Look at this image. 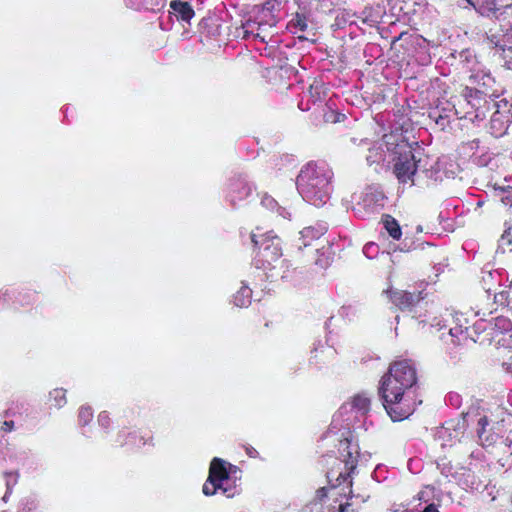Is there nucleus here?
Listing matches in <instances>:
<instances>
[{
    "mask_svg": "<svg viewBox=\"0 0 512 512\" xmlns=\"http://www.w3.org/2000/svg\"><path fill=\"white\" fill-rule=\"evenodd\" d=\"M416 380V370L407 361L395 362L382 377L379 392L383 406L393 421L404 420L413 413L415 402L410 396V389Z\"/></svg>",
    "mask_w": 512,
    "mask_h": 512,
    "instance_id": "f257e3e1",
    "label": "nucleus"
},
{
    "mask_svg": "<svg viewBox=\"0 0 512 512\" xmlns=\"http://www.w3.org/2000/svg\"><path fill=\"white\" fill-rule=\"evenodd\" d=\"M332 170L324 163H309L297 178L300 194L315 206L326 203L331 192Z\"/></svg>",
    "mask_w": 512,
    "mask_h": 512,
    "instance_id": "f03ea898",
    "label": "nucleus"
},
{
    "mask_svg": "<svg viewBox=\"0 0 512 512\" xmlns=\"http://www.w3.org/2000/svg\"><path fill=\"white\" fill-rule=\"evenodd\" d=\"M251 241L255 247L259 248L258 256L268 266H272L282 256L281 240L272 232L260 234L251 233Z\"/></svg>",
    "mask_w": 512,
    "mask_h": 512,
    "instance_id": "7ed1b4c3",
    "label": "nucleus"
},
{
    "mask_svg": "<svg viewBox=\"0 0 512 512\" xmlns=\"http://www.w3.org/2000/svg\"><path fill=\"white\" fill-rule=\"evenodd\" d=\"M396 153L399 154V157L394 165V173L399 181L405 183L412 178L417 170L415 155L407 143L398 145Z\"/></svg>",
    "mask_w": 512,
    "mask_h": 512,
    "instance_id": "20e7f679",
    "label": "nucleus"
},
{
    "mask_svg": "<svg viewBox=\"0 0 512 512\" xmlns=\"http://www.w3.org/2000/svg\"><path fill=\"white\" fill-rule=\"evenodd\" d=\"M224 479V463L221 458H214L210 464L209 476L203 485V493L206 496L214 495L221 488Z\"/></svg>",
    "mask_w": 512,
    "mask_h": 512,
    "instance_id": "39448f33",
    "label": "nucleus"
},
{
    "mask_svg": "<svg viewBox=\"0 0 512 512\" xmlns=\"http://www.w3.org/2000/svg\"><path fill=\"white\" fill-rule=\"evenodd\" d=\"M226 497H232L238 493L237 481L241 479V471L233 465L226 464Z\"/></svg>",
    "mask_w": 512,
    "mask_h": 512,
    "instance_id": "423d86ee",
    "label": "nucleus"
},
{
    "mask_svg": "<svg viewBox=\"0 0 512 512\" xmlns=\"http://www.w3.org/2000/svg\"><path fill=\"white\" fill-rule=\"evenodd\" d=\"M416 296L405 292V291H395L392 292L391 299L393 303L399 306L401 309L408 308L416 301Z\"/></svg>",
    "mask_w": 512,
    "mask_h": 512,
    "instance_id": "0eeeda50",
    "label": "nucleus"
},
{
    "mask_svg": "<svg viewBox=\"0 0 512 512\" xmlns=\"http://www.w3.org/2000/svg\"><path fill=\"white\" fill-rule=\"evenodd\" d=\"M170 7L179 14L180 18L183 21H190V19L194 16V11L187 2H183L180 0L172 1Z\"/></svg>",
    "mask_w": 512,
    "mask_h": 512,
    "instance_id": "6e6552de",
    "label": "nucleus"
},
{
    "mask_svg": "<svg viewBox=\"0 0 512 512\" xmlns=\"http://www.w3.org/2000/svg\"><path fill=\"white\" fill-rule=\"evenodd\" d=\"M251 302V289L246 286L242 285L239 290L234 294L233 296V303L237 307H246Z\"/></svg>",
    "mask_w": 512,
    "mask_h": 512,
    "instance_id": "1a4fd4ad",
    "label": "nucleus"
},
{
    "mask_svg": "<svg viewBox=\"0 0 512 512\" xmlns=\"http://www.w3.org/2000/svg\"><path fill=\"white\" fill-rule=\"evenodd\" d=\"M384 227L393 239H400L402 232L398 222L390 215L383 218Z\"/></svg>",
    "mask_w": 512,
    "mask_h": 512,
    "instance_id": "9d476101",
    "label": "nucleus"
},
{
    "mask_svg": "<svg viewBox=\"0 0 512 512\" xmlns=\"http://www.w3.org/2000/svg\"><path fill=\"white\" fill-rule=\"evenodd\" d=\"M352 406L362 413H366L370 407V398L366 394H357L352 398Z\"/></svg>",
    "mask_w": 512,
    "mask_h": 512,
    "instance_id": "9b49d317",
    "label": "nucleus"
},
{
    "mask_svg": "<svg viewBox=\"0 0 512 512\" xmlns=\"http://www.w3.org/2000/svg\"><path fill=\"white\" fill-rule=\"evenodd\" d=\"M50 396L55 401L57 407H62L66 403V393L63 389H54L50 392Z\"/></svg>",
    "mask_w": 512,
    "mask_h": 512,
    "instance_id": "f8f14e48",
    "label": "nucleus"
},
{
    "mask_svg": "<svg viewBox=\"0 0 512 512\" xmlns=\"http://www.w3.org/2000/svg\"><path fill=\"white\" fill-rule=\"evenodd\" d=\"M79 418L84 424L88 423L92 419V411L88 407H82L79 411Z\"/></svg>",
    "mask_w": 512,
    "mask_h": 512,
    "instance_id": "ddd939ff",
    "label": "nucleus"
},
{
    "mask_svg": "<svg viewBox=\"0 0 512 512\" xmlns=\"http://www.w3.org/2000/svg\"><path fill=\"white\" fill-rule=\"evenodd\" d=\"M501 239L508 244H512V224L504 231Z\"/></svg>",
    "mask_w": 512,
    "mask_h": 512,
    "instance_id": "4468645a",
    "label": "nucleus"
},
{
    "mask_svg": "<svg viewBox=\"0 0 512 512\" xmlns=\"http://www.w3.org/2000/svg\"><path fill=\"white\" fill-rule=\"evenodd\" d=\"M279 6V3L276 0H268L264 3V9L268 11L275 10Z\"/></svg>",
    "mask_w": 512,
    "mask_h": 512,
    "instance_id": "2eb2a0df",
    "label": "nucleus"
},
{
    "mask_svg": "<svg viewBox=\"0 0 512 512\" xmlns=\"http://www.w3.org/2000/svg\"><path fill=\"white\" fill-rule=\"evenodd\" d=\"M14 428V423L12 421H5L4 424H3V429L5 431H12Z\"/></svg>",
    "mask_w": 512,
    "mask_h": 512,
    "instance_id": "dca6fc26",
    "label": "nucleus"
},
{
    "mask_svg": "<svg viewBox=\"0 0 512 512\" xmlns=\"http://www.w3.org/2000/svg\"><path fill=\"white\" fill-rule=\"evenodd\" d=\"M483 434L484 432L483 431H480L479 432V438H480V441L482 443V445H490L492 443V441L489 440L488 437H486L485 439L483 438Z\"/></svg>",
    "mask_w": 512,
    "mask_h": 512,
    "instance_id": "f3484780",
    "label": "nucleus"
},
{
    "mask_svg": "<svg viewBox=\"0 0 512 512\" xmlns=\"http://www.w3.org/2000/svg\"><path fill=\"white\" fill-rule=\"evenodd\" d=\"M423 512H439L434 505L427 506Z\"/></svg>",
    "mask_w": 512,
    "mask_h": 512,
    "instance_id": "a211bd4d",
    "label": "nucleus"
},
{
    "mask_svg": "<svg viewBox=\"0 0 512 512\" xmlns=\"http://www.w3.org/2000/svg\"><path fill=\"white\" fill-rule=\"evenodd\" d=\"M478 425H480L482 427V430H483L484 427L487 425V419L485 417L480 418L479 421H478Z\"/></svg>",
    "mask_w": 512,
    "mask_h": 512,
    "instance_id": "6ab92c4d",
    "label": "nucleus"
},
{
    "mask_svg": "<svg viewBox=\"0 0 512 512\" xmlns=\"http://www.w3.org/2000/svg\"><path fill=\"white\" fill-rule=\"evenodd\" d=\"M297 26H299L301 30H304L306 24L301 20H297Z\"/></svg>",
    "mask_w": 512,
    "mask_h": 512,
    "instance_id": "aec40b11",
    "label": "nucleus"
},
{
    "mask_svg": "<svg viewBox=\"0 0 512 512\" xmlns=\"http://www.w3.org/2000/svg\"><path fill=\"white\" fill-rule=\"evenodd\" d=\"M10 492H11V489H10V487L8 486L7 492H6V494L4 495L3 500H5V501H6V499H8V494H9Z\"/></svg>",
    "mask_w": 512,
    "mask_h": 512,
    "instance_id": "412c9836",
    "label": "nucleus"
}]
</instances>
